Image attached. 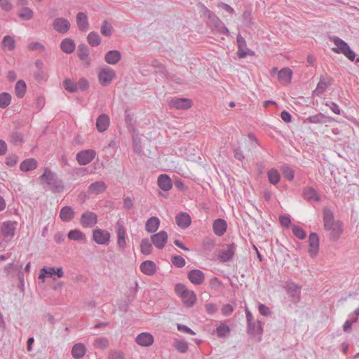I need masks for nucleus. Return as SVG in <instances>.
Segmentation results:
<instances>
[{
    "label": "nucleus",
    "instance_id": "obj_1",
    "mask_svg": "<svg viewBox=\"0 0 359 359\" xmlns=\"http://www.w3.org/2000/svg\"><path fill=\"white\" fill-rule=\"evenodd\" d=\"M323 225L332 241H337L343 233L342 222L334 220L333 213L328 209L323 210Z\"/></svg>",
    "mask_w": 359,
    "mask_h": 359
},
{
    "label": "nucleus",
    "instance_id": "obj_2",
    "mask_svg": "<svg viewBox=\"0 0 359 359\" xmlns=\"http://www.w3.org/2000/svg\"><path fill=\"white\" fill-rule=\"evenodd\" d=\"M175 292L187 307L192 306L196 302V296L194 292L188 290L186 286L182 284H177L175 287Z\"/></svg>",
    "mask_w": 359,
    "mask_h": 359
},
{
    "label": "nucleus",
    "instance_id": "obj_3",
    "mask_svg": "<svg viewBox=\"0 0 359 359\" xmlns=\"http://www.w3.org/2000/svg\"><path fill=\"white\" fill-rule=\"evenodd\" d=\"M97 78L101 86H107L115 79L116 72L113 69L105 66L97 70Z\"/></svg>",
    "mask_w": 359,
    "mask_h": 359
},
{
    "label": "nucleus",
    "instance_id": "obj_4",
    "mask_svg": "<svg viewBox=\"0 0 359 359\" xmlns=\"http://www.w3.org/2000/svg\"><path fill=\"white\" fill-rule=\"evenodd\" d=\"M333 42L334 47L332 48L333 51L337 53L344 54L350 60L353 61L355 57V55L353 50H351L348 45L338 37L333 38Z\"/></svg>",
    "mask_w": 359,
    "mask_h": 359
},
{
    "label": "nucleus",
    "instance_id": "obj_5",
    "mask_svg": "<svg viewBox=\"0 0 359 359\" xmlns=\"http://www.w3.org/2000/svg\"><path fill=\"white\" fill-rule=\"evenodd\" d=\"M64 275L62 268H55V267H46L44 266L40 270L39 279L44 282L46 277H50L55 279L54 276H57V278H61Z\"/></svg>",
    "mask_w": 359,
    "mask_h": 359
},
{
    "label": "nucleus",
    "instance_id": "obj_6",
    "mask_svg": "<svg viewBox=\"0 0 359 359\" xmlns=\"http://www.w3.org/2000/svg\"><path fill=\"white\" fill-rule=\"evenodd\" d=\"M96 152L93 149H85L76 154V161L79 164L86 165L90 163L95 157Z\"/></svg>",
    "mask_w": 359,
    "mask_h": 359
},
{
    "label": "nucleus",
    "instance_id": "obj_7",
    "mask_svg": "<svg viewBox=\"0 0 359 359\" xmlns=\"http://www.w3.org/2000/svg\"><path fill=\"white\" fill-rule=\"evenodd\" d=\"M111 238L110 233L104 229H96L93 232V241L99 245H106Z\"/></svg>",
    "mask_w": 359,
    "mask_h": 359
},
{
    "label": "nucleus",
    "instance_id": "obj_8",
    "mask_svg": "<svg viewBox=\"0 0 359 359\" xmlns=\"http://www.w3.org/2000/svg\"><path fill=\"white\" fill-rule=\"evenodd\" d=\"M319 252V238L316 233H311L309 236L308 252L311 257H316Z\"/></svg>",
    "mask_w": 359,
    "mask_h": 359
},
{
    "label": "nucleus",
    "instance_id": "obj_9",
    "mask_svg": "<svg viewBox=\"0 0 359 359\" xmlns=\"http://www.w3.org/2000/svg\"><path fill=\"white\" fill-rule=\"evenodd\" d=\"M97 222V215L92 212H86L81 215L80 223L83 227H92Z\"/></svg>",
    "mask_w": 359,
    "mask_h": 359
},
{
    "label": "nucleus",
    "instance_id": "obj_10",
    "mask_svg": "<svg viewBox=\"0 0 359 359\" xmlns=\"http://www.w3.org/2000/svg\"><path fill=\"white\" fill-rule=\"evenodd\" d=\"M168 240V234L165 231H161L151 236V241L154 246L157 248L162 249L164 248Z\"/></svg>",
    "mask_w": 359,
    "mask_h": 359
},
{
    "label": "nucleus",
    "instance_id": "obj_11",
    "mask_svg": "<svg viewBox=\"0 0 359 359\" xmlns=\"http://www.w3.org/2000/svg\"><path fill=\"white\" fill-rule=\"evenodd\" d=\"M237 42H238V50L237 54L240 58H243V57H246L247 55H255L254 51H252L247 48L246 41L242 36H238Z\"/></svg>",
    "mask_w": 359,
    "mask_h": 359
},
{
    "label": "nucleus",
    "instance_id": "obj_12",
    "mask_svg": "<svg viewBox=\"0 0 359 359\" xmlns=\"http://www.w3.org/2000/svg\"><path fill=\"white\" fill-rule=\"evenodd\" d=\"M53 26L59 33H66L70 28V22L67 19L57 18L54 20Z\"/></svg>",
    "mask_w": 359,
    "mask_h": 359
},
{
    "label": "nucleus",
    "instance_id": "obj_13",
    "mask_svg": "<svg viewBox=\"0 0 359 359\" xmlns=\"http://www.w3.org/2000/svg\"><path fill=\"white\" fill-rule=\"evenodd\" d=\"M192 104V101L188 98H175L170 102V105L177 109H188Z\"/></svg>",
    "mask_w": 359,
    "mask_h": 359
},
{
    "label": "nucleus",
    "instance_id": "obj_14",
    "mask_svg": "<svg viewBox=\"0 0 359 359\" xmlns=\"http://www.w3.org/2000/svg\"><path fill=\"white\" fill-rule=\"evenodd\" d=\"M234 252V244L227 245L219 252L218 257L222 262H227L232 258Z\"/></svg>",
    "mask_w": 359,
    "mask_h": 359
},
{
    "label": "nucleus",
    "instance_id": "obj_15",
    "mask_svg": "<svg viewBox=\"0 0 359 359\" xmlns=\"http://www.w3.org/2000/svg\"><path fill=\"white\" fill-rule=\"evenodd\" d=\"M292 71L289 67L281 69L278 74V79L283 85H289L291 83Z\"/></svg>",
    "mask_w": 359,
    "mask_h": 359
},
{
    "label": "nucleus",
    "instance_id": "obj_16",
    "mask_svg": "<svg viewBox=\"0 0 359 359\" xmlns=\"http://www.w3.org/2000/svg\"><path fill=\"white\" fill-rule=\"evenodd\" d=\"M154 339L149 332H142L135 339L137 344L141 346H149L154 343Z\"/></svg>",
    "mask_w": 359,
    "mask_h": 359
},
{
    "label": "nucleus",
    "instance_id": "obj_17",
    "mask_svg": "<svg viewBox=\"0 0 359 359\" xmlns=\"http://www.w3.org/2000/svg\"><path fill=\"white\" fill-rule=\"evenodd\" d=\"M177 226L182 229L188 228L191 223V218L187 212H180L175 216Z\"/></svg>",
    "mask_w": 359,
    "mask_h": 359
},
{
    "label": "nucleus",
    "instance_id": "obj_18",
    "mask_svg": "<svg viewBox=\"0 0 359 359\" xmlns=\"http://www.w3.org/2000/svg\"><path fill=\"white\" fill-rule=\"evenodd\" d=\"M188 278L193 284L201 285L205 280V276L201 270L194 269L188 273Z\"/></svg>",
    "mask_w": 359,
    "mask_h": 359
},
{
    "label": "nucleus",
    "instance_id": "obj_19",
    "mask_svg": "<svg viewBox=\"0 0 359 359\" xmlns=\"http://www.w3.org/2000/svg\"><path fill=\"white\" fill-rule=\"evenodd\" d=\"M332 83V79L328 76H322L317 85L316 88L313 91L316 95L322 94L325 91L329 86Z\"/></svg>",
    "mask_w": 359,
    "mask_h": 359
},
{
    "label": "nucleus",
    "instance_id": "obj_20",
    "mask_svg": "<svg viewBox=\"0 0 359 359\" xmlns=\"http://www.w3.org/2000/svg\"><path fill=\"white\" fill-rule=\"evenodd\" d=\"M140 271L145 275L152 276L156 271V264L150 260L143 262L140 266Z\"/></svg>",
    "mask_w": 359,
    "mask_h": 359
},
{
    "label": "nucleus",
    "instance_id": "obj_21",
    "mask_svg": "<svg viewBox=\"0 0 359 359\" xmlns=\"http://www.w3.org/2000/svg\"><path fill=\"white\" fill-rule=\"evenodd\" d=\"M121 57V55L118 50H109L105 54L104 60L109 65H116L120 61Z\"/></svg>",
    "mask_w": 359,
    "mask_h": 359
},
{
    "label": "nucleus",
    "instance_id": "obj_22",
    "mask_svg": "<svg viewBox=\"0 0 359 359\" xmlns=\"http://www.w3.org/2000/svg\"><path fill=\"white\" fill-rule=\"evenodd\" d=\"M212 227L214 233L216 235L221 236L226 232L227 224L224 219H217L213 222Z\"/></svg>",
    "mask_w": 359,
    "mask_h": 359
},
{
    "label": "nucleus",
    "instance_id": "obj_23",
    "mask_svg": "<svg viewBox=\"0 0 359 359\" xmlns=\"http://www.w3.org/2000/svg\"><path fill=\"white\" fill-rule=\"evenodd\" d=\"M158 185L163 191H169L172 187V180L167 175H161L158 178Z\"/></svg>",
    "mask_w": 359,
    "mask_h": 359
},
{
    "label": "nucleus",
    "instance_id": "obj_24",
    "mask_svg": "<svg viewBox=\"0 0 359 359\" xmlns=\"http://www.w3.org/2000/svg\"><path fill=\"white\" fill-rule=\"evenodd\" d=\"M160 226V219L157 217H151L148 219L145 224V230L148 233L156 232Z\"/></svg>",
    "mask_w": 359,
    "mask_h": 359
},
{
    "label": "nucleus",
    "instance_id": "obj_25",
    "mask_svg": "<svg viewBox=\"0 0 359 359\" xmlns=\"http://www.w3.org/2000/svg\"><path fill=\"white\" fill-rule=\"evenodd\" d=\"M109 118L106 114L100 115L96 121V128L99 132H104L109 126Z\"/></svg>",
    "mask_w": 359,
    "mask_h": 359
},
{
    "label": "nucleus",
    "instance_id": "obj_26",
    "mask_svg": "<svg viewBox=\"0 0 359 359\" xmlns=\"http://www.w3.org/2000/svg\"><path fill=\"white\" fill-rule=\"evenodd\" d=\"M38 166V162L34 158H27L23 161L20 165V169L23 172H28L35 170Z\"/></svg>",
    "mask_w": 359,
    "mask_h": 359
},
{
    "label": "nucleus",
    "instance_id": "obj_27",
    "mask_svg": "<svg viewBox=\"0 0 359 359\" xmlns=\"http://www.w3.org/2000/svg\"><path fill=\"white\" fill-rule=\"evenodd\" d=\"M16 222H5L1 226V232L4 236H13L15 233Z\"/></svg>",
    "mask_w": 359,
    "mask_h": 359
},
{
    "label": "nucleus",
    "instance_id": "obj_28",
    "mask_svg": "<svg viewBox=\"0 0 359 359\" xmlns=\"http://www.w3.org/2000/svg\"><path fill=\"white\" fill-rule=\"evenodd\" d=\"M75 212L70 206L62 208L60 212V217L64 222H69L74 217Z\"/></svg>",
    "mask_w": 359,
    "mask_h": 359
},
{
    "label": "nucleus",
    "instance_id": "obj_29",
    "mask_svg": "<svg viewBox=\"0 0 359 359\" xmlns=\"http://www.w3.org/2000/svg\"><path fill=\"white\" fill-rule=\"evenodd\" d=\"M126 236L127 234L124 227L119 225L117 230V245L121 249L126 246Z\"/></svg>",
    "mask_w": 359,
    "mask_h": 359
},
{
    "label": "nucleus",
    "instance_id": "obj_30",
    "mask_svg": "<svg viewBox=\"0 0 359 359\" xmlns=\"http://www.w3.org/2000/svg\"><path fill=\"white\" fill-rule=\"evenodd\" d=\"M106 189V184L103 182H96L91 184L88 188V192L92 194H99Z\"/></svg>",
    "mask_w": 359,
    "mask_h": 359
},
{
    "label": "nucleus",
    "instance_id": "obj_31",
    "mask_svg": "<svg viewBox=\"0 0 359 359\" xmlns=\"http://www.w3.org/2000/svg\"><path fill=\"white\" fill-rule=\"evenodd\" d=\"M60 48L66 53H72L74 51L76 45L73 40L65 39L62 41Z\"/></svg>",
    "mask_w": 359,
    "mask_h": 359
},
{
    "label": "nucleus",
    "instance_id": "obj_32",
    "mask_svg": "<svg viewBox=\"0 0 359 359\" xmlns=\"http://www.w3.org/2000/svg\"><path fill=\"white\" fill-rule=\"evenodd\" d=\"M86 346L81 343L75 344L72 349V355L74 358H81L86 353Z\"/></svg>",
    "mask_w": 359,
    "mask_h": 359
},
{
    "label": "nucleus",
    "instance_id": "obj_33",
    "mask_svg": "<svg viewBox=\"0 0 359 359\" xmlns=\"http://www.w3.org/2000/svg\"><path fill=\"white\" fill-rule=\"evenodd\" d=\"M27 90V86L25 81L22 80H19L15 84V93L16 96L20 98H22L25 96Z\"/></svg>",
    "mask_w": 359,
    "mask_h": 359
},
{
    "label": "nucleus",
    "instance_id": "obj_34",
    "mask_svg": "<svg viewBox=\"0 0 359 359\" xmlns=\"http://www.w3.org/2000/svg\"><path fill=\"white\" fill-rule=\"evenodd\" d=\"M76 22L79 29L82 31H86L88 23L87 16L83 13H79L76 17Z\"/></svg>",
    "mask_w": 359,
    "mask_h": 359
},
{
    "label": "nucleus",
    "instance_id": "obj_35",
    "mask_svg": "<svg viewBox=\"0 0 359 359\" xmlns=\"http://www.w3.org/2000/svg\"><path fill=\"white\" fill-rule=\"evenodd\" d=\"M303 196L308 201H318L319 196L316 191L311 187L304 189Z\"/></svg>",
    "mask_w": 359,
    "mask_h": 359
},
{
    "label": "nucleus",
    "instance_id": "obj_36",
    "mask_svg": "<svg viewBox=\"0 0 359 359\" xmlns=\"http://www.w3.org/2000/svg\"><path fill=\"white\" fill-rule=\"evenodd\" d=\"M152 245L147 238H144L140 242V251L142 254L149 255L152 252Z\"/></svg>",
    "mask_w": 359,
    "mask_h": 359
},
{
    "label": "nucleus",
    "instance_id": "obj_37",
    "mask_svg": "<svg viewBox=\"0 0 359 359\" xmlns=\"http://www.w3.org/2000/svg\"><path fill=\"white\" fill-rule=\"evenodd\" d=\"M77 53L81 60L86 61L88 65H90V61L88 60V48L86 46L80 45L78 48Z\"/></svg>",
    "mask_w": 359,
    "mask_h": 359
},
{
    "label": "nucleus",
    "instance_id": "obj_38",
    "mask_svg": "<svg viewBox=\"0 0 359 359\" xmlns=\"http://www.w3.org/2000/svg\"><path fill=\"white\" fill-rule=\"evenodd\" d=\"M68 238L73 241H83L86 238V236L80 230L75 229L69 232Z\"/></svg>",
    "mask_w": 359,
    "mask_h": 359
},
{
    "label": "nucleus",
    "instance_id": "obj_39",
    "mask_svg": "<svg viewBox=\"0 0 359 359\" xmlns=\"http://www.w3.org/2000/svg\"><path fill=\"white\" fill-rule=\"evenodd\" d=\"M2 46L4 49L12 50L15 48V40L11 36H6L2 41Z\"/></svg>",
    "mask_w": 359,
    "mask_h": 359
},
{
    "label": "nucleus",
    "instance_id": "obj_40",
    "mask_svg": "<svg viewBox=\"0 0 359 359\" xmlns=\"http://www.w3.org/2000/svg\"><path fill=\"white\" fill-rule=\"evenodd\" d=\"M55 177V174L51 172V170L48 168H46L44 169L43 174L41 176V181L46 182L48 184H50L53 181Z\"/></svg>",
    "mask_w": 359,
    "mask_h": 359
},
{
    "label": "nucleus",
    "instance_id": "obj_41",
    "mask_svg": "<svg viewBox=\"0 0 359 359\" xmlns=\"http://www.w3.org/2000/svg\"><path fill=\"white\" fill-rule=\"evenodd\" d=\"M268 178L271 184H276L279 182L280 176L278 170L271 169L268 172Z\"/></svg>",
    "mask_w": 359,
    "mask_h": 359
},
{
    "label": "nucleus",
    "instance_id": "obj_42",
    "mask_svg": "<svg viewBox=\"0 0 359 359\" xmlns=\"http://www.w3.org/2000/svg\"><path fill=\"white\" fill-rule=\"evenodd\" d=\"M11 102V95L8 93H1L0 94V107H7Z\"/></svg>",
    "mask_w": 359,
    "mask_h": 359
},
{
    "label": "nucleus",
    "instance_id": "obj_43",
    "mask_svg": "<svg viewBox=\"0 0 359 359\" xmlns=\"http://www.w3.org/2000/svg\"><path fill=\"white\" fill-rule=\"evenodd\" d=\"M88 41L93 46H97L100 43V38L95 32H90L88 36Z\"/></svg>",
    "mask_w": 359,
    "mask_h": 359
},
{
    "label": "nucleus",
    "instance_id": "obj_44",
    "mask_svg": "<svg viewBox=\"0 0 359 359\" xmlns=\"http://www.w3.org/2000/svg\"><path fill=\"white\" fill-rule=\"evenodd\" d=\"M63 86L66 90L71 93L76 92L78 88L76 84L71 79H65L63 82Z\"/></svg>",
    "mask_w": 359,
    "mask_h": 359
},
{
    "label": "nucleus",
    "instance_id": "obj_45",
    "mask_svg": "<svg viewBox=\"0 0 359 359\" xmlns=\"http://www.w3.org/2000/svg\"><path fill=\"white\" fill-rule=\"evenodd\" d=\"M94 346L97 348L104 349L109 346V341L106 338L100 337L95 340Z\"/></svg>",
    "mask_w": 359,
    "mask_h": 359
},
{
    "label": "nucleus",
    "instance_id": "obj_46",
    "mask_svg": "<svg viewBox=\"0 0 359 359\" xmlns=\"http://www.w3.org/2000/svg\"><path fill=\"white\" fill-rule=\"evenodd\" d=\"M18 15L23 20H29L33 16V12L29 8H24L19 11Z\"/></svg>",
    "mask_w": 359,
    "mask_h": 359
},
{
    "label": "nucleus",
    "instance_id": "obj_47",
    "mask_svg": "<svg viewBox=\"0 0 359 359\" xmlns=\"http://www.w3.org/2000/svg\"><path fill=\"white\" fill-rule=\"evenodd\" d=\"M293 233L299 239H304L306 237V233L302 228L298 226H293L292 228Z\"/></svg>",
    "mask_w": 359,
    "mask_h": 359
},
{
    "label": "nucleus",
    "instance_id": "obj_48",
    "mask_svg": "<svg viewBox=\"0 0 359 359\" xmlns=\"http://www.w3.org/2000/svg\"><path fill=\"white\" fill-rule=\"evenodd\" d=\"M175 347L180 353H185L188 349V345L184 341H177Z\"/></svg>",
    "mask_w": 359,
    "mask_h": 359
},
{
    "label": "nucleus",
    "instance_id": "obj_49",
    "mask_svg": "<svg viewBox=\"0 0 359 359\" xmlns=\"http://www.w3.org/2000/svg\"><path fill=\"white\" fill-rule=\"evenodd\" d=\"M282 172H283V176L285 178H287L288 180L291 181L294 179V171L292 170V168H290L287 166H284L282 168Z\"/></svg>",
    "mask_w": 359,
    "mask_h": 359
},
{
    "label": "nucleus",
    "instance_id": "obj_50",
    "mask_svg": "<svg viewBox=\"0 0 359 359\" xmlns=\"http://www.w3.org/2000/svg\"><path fill=\"white\" fill-rule=\"evenodd\" d=\"M172 263L177 267H182L185 265L186 262L182 257L177 255L173 257L172 259Z\"/></svg>",
    "mask_w": 359,
    "mask_h": 359
},
{
    "label": "nucleus",
    "instance_id": "obj_51",
    "mask_svg": "<svg viewBox=\"0 0 359 359\" xmlns=\"http://www.w3.org/2000/svg\"><path fill=\"white\" fill-rule=\"evenodd\" d=\"M229 332V328L227 325L222 323L217 328V333L219 336L223 337L228 334Z\"/></svg>",
    "mask_w": 359,
    "mask_h": 359
},
{
    "label": "nucleus",
    "instance_id": "obj_52",
    "mask_svg": "<svg viewBox=\"0 0 359 359\" xmlns=\"http://www.w3.org/2000/svg\"><path fill=\"white\" fill-rule=\"evenodd\" d=\"M101 33L106 36L111 34V26L107 22H104L101 27Z\"/></svg>",
    "mask_w": 359,
    "mask_h": 359
},
{
    "label": "nucleus",
    "instance_id": "obj_53",
    "mask_svg": "<svg viewBox=\"0 0 359 359\" xmlns=\"http://www.w3.org/2000/svg\"><path fill=\"white\" fill-rule=\"evenodd\" d=\"M259 311L262 315L265 316H268L271 313L269 308L262 304L259 306Z\"/></svg>",
    "mask_w": 359,
    "mask_h": 359
},
{
    "label": "nucleus",
    "instance_id": "obj_54",
    "mask_svg": "<svg viewBox=\"0 0 359 359\" xmlns=\"http://www.w3.org/2000/svg\"><path fill=\"white\" fill-rule=\"evenodd\" d=\"M233 311V307L231 304H226L224 305L222 309V313L224 316H229L230 313H231Z\"/></svg>",
    "mask_w": 359,
    "mask_h": 359
},
{
    "label": "nucleus",
    "instance_id": "obj_55",
    "mask_svg": "<svg viewBox=\"0 0 359 359\" xmlns=\"http://www.w3.org/2000/svg\"><path fill=\"white\" fill-rule=\"evenodd\" d=\"M279 220L280 224L284 226H288L291 222L290 218L287 215L280 216Z\"/></svg>",
    "mask_w": 359,
    "mask_h": 359
},
{
    "label": "nucleus",
    "instance_id": "obj_56",
    "mask_svg": "<svg viewBox=\"0 0 359 359\" xmlns=\"http://www.w3.org/2000/svg\"><path fill=\"white\" fill-rule=\"evenodd\" d=\"M88 86V81L85 79H81L78 82V87L82 90L87 89Z\"/></svg>",
    "mask_w": 359,
    "mask_h": 359
},
{
    "label": "nucleus",
    "instance_id": "obj_57",
    "mask_svg": "<svg viewBox=\"0 0 359 359\" xmlns=\"http://www.w3.org/2000/svg\"><path fill=\"white\" fill-rule=\"evenodd\" d=\"M0 4L2 9L6 11H8L12 8V4L7 0H1Z\"/></svg>",
    "mask_w": 359,
    "mask_h": 359
},
{
    "label": "nucleus",
    "instance_id": "obj_58",
    "mask_svg": "<svg viewBox=\"0 0 359 359\" xmlns=\"http://www.w3.org/2000/svg\"><path fill=\"white\" fill-rule=\"evenodd\" d=\"M357 320V318H354L352 320H348L345 322L344 325V330L345 332H349L351 330V325L353 323H355V321Z\"/></svg>",
    "mask_w": 359,
    "mask_h": 359
},
{
    "label": "nucleus",
    "instance_id": "obj_59",
    "mask_svg": "<svg viewBox=\"0 0 359 359\" xmlns=\"http://www.w3.org/2000/svg\"><path fill=\"white\" fill-rule=\"evenodd\" d=\"M205 310L209 314H212L217 310V306L214 304H207L205 305Z\"/></svg>",
    "mask_w": 359,
    "mask_h": 359
},
{
    "label": "nucleus",
    "instance_id": "obj_60",
    "mask_svg": "<svg viewBox=\"0 0 359 359\" xmlns=\"http://www.w3.org/2000/svg\"><path fill=\"white\" fill-rule=\"evenodd\" d=\"M280 117L286 123L291 121V115L287 111H283L280 114Z\"/></svg>",
    "mask_w": 359,
    "mask_h": 359
},
{
    "label": "nucleus",
    "instance_id": "obj_61",
    "mask_svg": "<svg viewBox=\"0 0 359 359\" xmlns=\"http://www.w3.org/2000/svg\"><path fill=\"white\" fill-rule=\"evenodd\" d=\"M177 329L181 332H184L192 335L195 334V332L193 330H191L190 328L184 325H178Z\"/></svg>",
    "mask_w": 359,
    "mask_h": 359
},
{
    "label": "nucleus",
    "instance_id": "obj_62",
    "mask_svg": "<svg viewBox=\"0 0 359 359\" xmlns=\"http://www.w3.org/2000/svg\"><path fill=\"white\" fill-rule=\"evenodd\" d=\"M7 149V145L6 142L0 140V155H3L6 153Z\"/></svg>",
    "mask_w": 359,
    "mask_h": 359
},
{
    "label": "nucleus",
    "instance_id": "obj_63",
    "mask_svg": "<svg viewBox=\"0 0 359 359\" xmlns=\"http://www.w3.org/2000/svg\"><path fill=\"white\" fill-rule=\"evenodd\" d=\"M123 356L121 353L111 352L110 354V359H123Z\"/></svg>",
    "mask_w": 359,
    "mask_h": 359
},
{
    "label": "nucleus",
    "instance_id": "obj_64",
    "mask_svg": "<svg viewBox=\"0 0 359 359\" xmlns=\"http://www.w3.org/2000/svg\"><path fill=\"white\" fill-rule=\"evenodd\" d=\"M174 243H175V245H177V247L180 248L181 249H182L184 250H186V251L189 250V249L187 248H186L183 245V243L181 241H178V240L175 241Z\"/></svg>",
    "mask_w": 359,
    "mask_h": 359
}]
</instances>
